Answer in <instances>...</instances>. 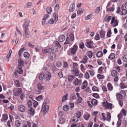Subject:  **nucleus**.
<instances>
[{
	"label": "nucleus",
	"mask_w": 127,
	"mask_h": 127,
	"mask_svg": "<svg viewBox=\"0 0 127 127\" xmlns=\"http://www.w3.org/2000/svg\"><path fill=\"white\" fill-rule=\"evenodd\" d=\"M92 90L94 91L98 92L99 90L98 88L96 86H94L92 88Z\"/></svg>",
	"instance_id": "obj_49"
},
{
	"label": "nucleus",
	"mask_w": 127,
	"mask_h": 127,
	"mask_svg": "<svg viewBox=\"0 0 127 127\" xmlns=\"http://www.w3.org/2000/svg\"><path fill=\"white\" fill-rule=\"evenodd\" d=\"M120 86L122 89H124L126 87L125 86V84L123 83H121L120 84Z\"/></svg>",
	"instance_id": "obj_47"
},
{
	"label": "nucleus",
	"mask_w": 127,
	"mask_h": 127,
	"mask_svg": "<svg viewBox=\"0 0 127 127\" xmlns=\"http://www.w3.org/2000/svg\"><path fill=\"white\" fill-rule=\"evenodd\" d=\"M65 39V36L63 35H61L58 38V40L60 42H62Z\"/></svg>",
	"instance_id": "obj_13"
},
{
	"label": "nucleus",
	"mask_w": 127,
	"mask_h": 127,
	"mask_svg": "<svg viewBox=\"0 0 127 127\" xmlns=\"http://www.w3.org/2000/svg\"><path fill=\"white\" fill-rule=\"evenodd\" d=\"M24 56L26 58L28 59L30 56V54L28 52H25L24 54Z\"/></svg>",
	"instance_id": "obj_36"
},
{
	"label": "nucleus",
	"mask_w": 127,
	"mask_h": 127,
	"mask_svg": "<svg viewBox=\"0 0 127 127\" xmlns=\"http://www.w3.org/2000/svg\"><path fill=\"white\" fill-rule=\"evenodd\" d=\"M118 73L117 71L115 70H113L111 73V75L113 77H116Z\"/></svg>",
	"instance_id": "obj_23"
},
{
	"label": "nucleus",
	"mask_w": 127,
	"mask_h": 127,
	"mask_svg": "<svg viewBox=\"0 0 127 127\" xmlns=\"http://www.w3.org/2000/svg\"><path fill=\"white\" fill-rule=\"evenodd\" d=\"M90 117V115L88 114H85L84 116V118L86 120H87Z\"/></svg>",
	"instance_id": "obj_39"
},
{
	"label": "nucleus",
	"mask_w": 127,
	"mask_h": 127,
	"mask_svg": "<svg viewBox=\"0 0 127 127\" xmlns=\"http://www.w3.org/2000/svg\"><path fill=\"white\" fill-rule=\"evenodd\" d=\"M26 50V49L25 47L22 48L19 50L18 52L19 56L20 57L21 56L22 53L23 51Z\"/></svg>",
	"instance_id": "obj_19"
},
{
	"label": "nucleus",
	"mask_w": 127,
	"mask_h": 127,
	"mask_svg": "<svg viewBox=\"0 0 127 127\" xmlns=\"http://www.w3.org/2000/svg\"><path fill=\"white\" fill-rule=\"evenodd\" d=\"M97 101L96 100L93 99L92 101H91V103L93 105H95L97 104Z\"/></svg>",
	"instance_id": "obj_34"
},
{
	"label": "nucleus",
	"mask_w": 127,
	"mask_h": 127,
	"mask_svg": "<svg viewBox=\"0 0 127 127\" xmlns=\"http://www.w3.org/2000/svg\"><path fill=\"white\" fill-rule=\"evenodd\" d=\"M53 16L55 18L54 21L55 22H56L57 21L58 18V14L56 13V12L54 13L53 14Z\"/></svg>",
	"instance_id": "obj_21"
},
{
	"label": "nucleus",
	"mask_w": 127,
	"mask_h": 127,
	"mask_svg": "<svg viewBox=\"0 0 127 127\" xmlns=\"http://www.w3.org/2000/svg\"><path fill=\"white\" fill-rule=\"evenodd\" d=\"M61 47V46L60 44L58 42V44H57L55 46H54V47H53V50L54 51L55 50V52H57L58 50V48H60Z\"/></svg>",
	"instance_id": "obj_18"
},
{
	"label": "nucleus",
	"mask_w": 127,
	"mask_h": 127,
	"mask_svg": "<svg viewBox=\"0 0 127 127\" xmlns=\"http://www.w3.org/2000/svg\"><path fill=\"white\" fill-rule=\"evenodd\" d=\"M100 10V7H97L95 10V12L96 13H98Z\"/></svg>",
	"instance_id": "obj_58"
},
{
	"label": "nucleus",
	"mask_w": 127,
	"mask_h": 127,
	"mask_svg": "<svg viewBox=\"0 0 127 127\" xmlns=\"http://www.w3.org/2000/svg\"><path fill=\"white\" fill-rule=\"evenodd\" d=\"M32 5V3L30 2H28L26 4V7L27 8H29L31 7Z\"/></svg>",
	"instance_id": "obj_55"
},
{
	"label": "nucleus",
	"mask_w": 127,
	"mask_h": 127,
	"mask_svg": "<svg viewBox=\"0 0 127 127\" xmlns=\"http://www.w3.org/2000/svg\"><path fill=\"white\" fill-rule=\"evenodd\" d=\"M115 55L113 53H111L109 56L108 58L109 59L111 60L113 59L115 57Z\"/></svg>",
	"instance_id": "obj_37"
},
{
	"label": "nucleus",
	"mask_w": 127,
	"mask_h": 127,
	"mask_svg": "<svg viewBox=\"0 0 127 127\" xmlns=\"http://www.w3.org/2000/svg\"><path fill=\"white\" fill-rule=\"evenodd\" d=\"M15 84L17 87H19L20 86V84L19 81L18 80H15L14 81Z\"/></svg>",
	"instance_id": "obj_35"
},
{
	"label": "nucleus",
	"mask_w": 127,
	"mask_h": 127,
	"mask_svg": "<svg viewBox=\"0 0 127 127\" xmlns=\"http://www.w3.org/2000/svg\"><path fill=\"white\" fill-rule=\"evenodd\" d=\"M100 35L101 38H104L105 36V32L103 30H101L99 33Z\"/></svg>",
	"instance_id": "obj_24"
},
{
	"label": "nucleus",
	"mask_w": 127,
	"mask_h": 127,
	"mask_svg": "<svg viewBox=\"0 0 127 127\" xmlns=\"http://www.w3.org/2000/svg\"><path fill=\"white\" fill-rule=\"evenodd\" d=\"M21 122L19 120H16L15 122V125L17 127H19L21 125Z\"/></svg>",
	"instance_id": "obj_25"
},
{
	"label": "nucleus",
	"mask_w": 127,
	"mask_h": 127,
	"mask_svg": "<svg viewBox=\"0 0 127 127\" xmlns=\"http://www.w3.org/2000/svg\"><path fill=\"white\" fill-rule=\"evenodd\" d=\"M112 34L111 30H109L107 32V36L108 37H111Z\"/></svg>",
	"instance_id": "obj_50"
},
{
	"label": "nucleus",
	"mask_w": 127,
	"mask_h": 127,
	"mask_svg": "<svg viewBox=\"0 0 127 127\" xmlns=\"http://www.w3.org/2000/svg\"><path fill=\"white\" fill-rule=\"evenodd\" d=\"M29 26V23L27 22H25L23 26V28L24 30H28V28Z\"/></svg>",
	"instance_id": "obj_6"
},
{
	"label": "nucleus",
	"mask_w": 127,
	"mask_h": 127,
	"mask_svg": "<svg viewBox=\"0 0 127 127\" xmlns=\"http://www.w3.org/2000/svg\"><path fill=\"white\" fill-rule=\"evenodd\" d=\"M88 58L87 56H84L83 58V60L80 61V62L85 64L86 63L87 61L88 60Z\"/></svg>",
	"instance_id": "obj_20"
},
{
	"label": "nucleus",
	"mask_w": 127,
	"mask_h": 127,
	"mask_svg": "<svg viewBox=\"0 0 127 127\" xmlns=\"http://www.w3.org/2000/svg\"><path fill=\"white\" fill-rule=\"evenodd\" d=\"M69 39L68 37H67L66 40L65 42L64 43V44L66 45L67 44H69Z\"/></svg>",
	"instance_id": "obj_62"
},
{
	"label": "nucleus",
	"mask_w": 127,
	"mask_h": 127,
	"mask_svg": "<svg viewBox=\"0 0 127 127\" xmlns=\"http://www.w3.org/2000/svg\"><path fill=\"white\" fill-rule=\"evenodd\" d=\"M49 105H44L43 104L42 110L43 111V113H45L49 110Z\"/></svg>",
	"instance_id": "obj_5"
},
{
	"label": "nucleus",
	"mask_w": 127,
	"mask_h": 127,
	"mask_svg": "<svg viewBox=\"0 0 127 127\" xmlns=\"http://www.w3.org/2000/svg\"><path fill=\"white\" fill-rule=\"evenodd\" d=\"M87 55L89 58H91L93 56V53L91 51H90L88 52Z\"/></svg>",
	"instance_id": "obj_44"
},
{
	"label": "nucleus",
	"mask_w": 127,
	"mask_h": 127,
	"mask_svg": "<svg viewBox=\"0 0 127 127\" xmlns=\"http://www.w3.org/2000/svg\"><path fill=\"white\" fill-rule=\"evenodd\" d=\"M77 48V45H74L71 49L70 51L71 54L72 55H74L76 52Z\"/></svg>",
	"instance_id": "obj_3"
},
{
	"label": "nucleus",
	"mask_w": 127,
	"mask_h": 127,
	"mask_svg": "<svg viewBox=\"0 0 127 127\" xmlns=\"http://www.w3.org/2000/svg\"><path fill=\"white\" fill-rule=\"evenodd\" d=\"M8 119V115L7 114H3L2 115V118L1 120L2 122L6 121Z\"/></svg>",
	"instance_id": "obj_14"
},
{
	"label": "nucleus",
	"mask_w": 127,
	"mask_h": 127,
	"mask_svg": "<svg viewBox=\"0 0 127 127\" xmlns=\"http://www.w3.org/2000/svg\"><path fill=\"white\" fill-rule=\"evenodd\" d=\"M51 73L50 72H46L45 74V77L47 81H48L51 77Z\"/></svg>",
	"instance_id": "obj_9"
},
{
	"label": "nucleus",
	"mask_w": 127,
	"mask_h": 127,
	"mask_svg": "<svg viewBox=\"0 0 127 127\" xmlns=\"http://www.w3.org/2000/svg\"><path fill=\"white\" fill-rule=\"evenodd\" d=\"M127 13V10L125 9H123L122 11L121 14L122 15H125Z\"/></svg>",
	"instance_id": "obj_46"
},
{
	"label": "nucleus",
	"mask_w": 127,
	"mask_h": 127,
	"mask_svg": "<svg viewBox=\"0 0 127 127\" xmlns=\"http://www.w3.org/2000/svg\"><path fill=\"white\" fill-rule=\"evenodd\" d=\"M28 110V112L31 115H33L35 113L34 110L32 107H29Z\"/></svg>",
	"instance_id": "obj_10"
},
{
	"label": "nucleus",
	"mask_w": 127,
	"mask_h": 127,
	"mask_svg": "<svg viewBox=\"0 0 127 127\" xmlns=\"http://www.w3.org/2000/svg\"><path fill=\"white\" fill-rule=\"evenodd\" d=\"M65 122V120L64 118H62L59 119V123L60 124H63Z\"/></svg>",
	"instance_id": "obj_33"
},
{
	"label": "nucleus",
	"mask_w": 127,
	"mask_h": 127,
	"mask_svg": "<svg viewBox=\"0 0 127 127\" xmlns=\"http://www.w3.org/2000/svg\"><path fill=\"white\" fill-rule=\"evenodd\" d=\"M18 69H21L22 66H23L24 64V62L21 59H20L18 60Z\"/></svg>",
	"instance_id": "obj_4"
},
{
	"label": "nucleus",
	"mask_w": 127,
	"mask_h": 127,
	"mask_svg": "<svg viewBox=\"0 0 127 127\" xmlns=\"http://www.w3.org/2000/svg\"><path fill=\"white\" fill-rule=\"evenodd\" d=\"M33 107L35 108L38 105V102L35 100H33Z\"/></svg>",
	"instance_id": "obj_53"
},
{
	"label": "nucleus",
	"mask_w": 127,
	"mask_h": 127,
	"mask_svg": "<svg viewBox=\"0 0 127 127\" xmlns=\"http://www.w3.org/2000/svg\"><path fill=\"white\" fill-rule=\"evenodd\" d=\"M121 112L124 116H125L126 115L127 112L126 110L124 109H122L121 110Z\"/></svg>",
	"instance_id": "obj_63"
},
{
	"label": "nucleus",
	"mask_w": 127,
	"mask_h": 127,
	"mask_svg": "<svg viewBox=\"0 0 127 127\" xmlns=\"http://www.w3.org/2000/svg\"><path fill=\"white\" fill-rule=\"evenodd\" d=\"M103 104L106 108H112V104L110 103H109L106 101V102H103Z\"/></svg>",
	"instance_id": "obj_7"
},
{
	"label": "nucleus",
	"mask_w": 127,
	"mask_h": 127,
	"mask_svg": "<svg viewBox=\"0 0 127 127\" xmlns=\"http://www.w3.org/2000/svg\"><path fill=\"white\" fill-rule=\"evenodd\" d=\"M111 118V115L110 113L108 112L106 114V120L108 122L110 121Z\"/></svg>",
	"instance_id": "obj_17"
},
{
	"label": "nucleus",
	"mask_w": 127,
	"mask_h": 127,
	"mask_svg": "<svg viewBox=\"0 0 127 127\" xmlns=\"http://www.w3.org/2000/svg\"><path fill=\"white\" fill-rule=\"evenodd\" d=\"M111 24L113 25V26L114 27H115L118 25V23L116 19H115L114 17H113L111 19Z\"/></svg>",
	"instance_id": "obj_2"
},
{
	"label": "nucleus",
	"mask_w": 127,
	"mask_h": 127,
	"mask_svg": "<svg viewBox=\"0 0 127 127\" xmlns=\"http://www.w3.org/2000/svg\"><path fill=\"white\" fill-rule=\"evenodd\" d=\"M43 98L42 97L41 95L38 96V97L36 98V99L37 100L39 101L42 100Z\"/></svg>",
	"instance_id": "obj_57"
},
{
	"label": "nucleus",
	"mask_w": 127,
	"mask_h": 127,
	"mask_svg": "<svg viewBox=\"0 0 127 127\" xmlns=\"http://www.w3.org/2000/svg\"><path fill=\"white\" fill-rule=\"evenodd\" d=\"M97 77L99 79H102L104 78V76L102 75L98 74L97 75Z\"/></svg>",
	"instance_id": "obj_56"
},
{
	"label": "nucleus",
	"mask_w": 127,
	"mask_h": 127,
	"mask_svg": "<svg viewBox=\"0 0 127 127\" xmlns=\"http://www.w3.org/2000/svg\"><path fill=\"white\" fill-rule=\"evenodd\" d=\"M18 109L20 111L24 112L25 110V108L23 105H20L18 107Z\"/></svg>",
	"instance_id": "obj_11"
},
{
	"label": "nucleus",
	"mask_w": 127,
	"mask_h": 127,
	"mask_svg": "<svg viewBox=\"0 0 127 127\" xmlns=\"http://www.w3.org/2000/svg\"><path fill=\"white\" fill-rule=\"evenodd\" d=\"M24 36L25 37L28 38L29 36H29V34L28 33L29 30H24Z\"/></svg>",
	"instance_id": "obj_22"
},
{
	"label": "nucleus",
	"mask_w": 127,
	"mask_h": 127,
	"mask_svg": "<svg viewBox=\"0 0 127 127\" xmlns=\"http://www.w3.org/2000/svg\"><path fill=\"white\" fill-rule=\"evenodd\" d=\"M25 96V94L23 93L21 94L20 97L21 100H23Z\"/></svg>",
	"instance_id": "obj_54"
},
{
	"label": "nucleus",
	"mask_w": 127,
	"mask_h": 127,
	"mask_svg": "<svg viewBox=\"0 0 127 127\" xmlns=\"http://www.w3.org/2000/svg\"><path fill=\"white\" fill-rule=\"evenodd\" d=\"M70 38V40L72 41H73L74 40V37L73 34L72 33H70L69 35Z\"/></svg>",
	"instance_id": "obj_48"
},
{
	"label": "nucleus",
	"mask_w": 127,
	"mask_h": 127,
	"mask_svg": "<svg viewBox=\"0 0 127 127\" xmlns=\"http://www.w3.org/2000/svg\"><path fill=\"white\" fill-rule=\"evenodd\" d=\"M44 77V73H41L39 76V78L40 80H42Z\"/></svg>",
	"instance_id": "obj_32"
},
{
	"label": "nucleus",
	"mask_w": 127,
	"mask_h": 127,
	"mask_svg": "<svg viewBox=\"0 0 127 127\" xmlns=\"http://www.w3.org/2000/svg\"><path fill=\"white\" fill-rule=\"evenodd\" d=\"M107 86L109 90L111 91L113 89V87L110 83H108L107 85Z\"/></svg>",
	"instance_id": "obj_40"
},
{
	"label": "nucleus",
	"mask_w": 127,
	"mask_h": 127,
	"mask_svg": "<svg viewBox=\"0 0 127 127\" xmlns=\"http://www.w3.org/2000/svg\"><path fill=\"white\" fill-rule=\"evenodd\" d=\"M74 78V76L71 75H69L68 78V81L70 82H71Z\"/></svg>",
	"instance_id": "obj_30"
},
{
	"label": "nucleus",
	"mask_w": 127,
	"mask_h": 127,
	"mask_svg": "<svg viewBox=\"0 0 127 127\" xmlns=\"http://www.w3.org/2000/svg\"><path fill=\"white\" fill-rule=\"evenodd\" d=\"M49 57L51 60H53L55 58V54L54 53H51Z\"/></svg>",
	"instance_id": "obj_15"
},
{
	"label": "nucleus",
	"mask_w": 127,
	"mask_h": 127,
	"mask_svg": "<svg viewBox=\"0 0 127 127\" xmlns=\"http://www.w3.org/2000/svg\"><path fill=\"white\" fill-rule=\"evenodd\" d=\"M46 11L48 13L50 14L52 11V9L51 7H47L46 8Z\"/></svg>",
	"instance_id": "obj_26"
},
{
	"label": "nucleus",
	"mask_w": 127,
	"mask_h": 127,
	"mask_svg": "<svg viewBox=\"0 0 127 127\" xmlns=\"http://www.w3.org/2000/svg\"><path fill=\"white\" fill-rule=\"evenodd\" d=\"M37 88L39 90H43L44 89V87L42 86L41 84L40 83L38 84H37Z\"/></svg>",
	"instance_id": "obj_28"
},
{
	"label": "nucleus",
	"mask_w": 127,
	"mask_h": 127,
	"mask_svg": "<svg viewBox=\"0 0 127 127\" xmlns=\"http://www.w3.org/2000/svg\"><path fill=\"white\" fill-rule=\"evenodd\" d=\"M22 92V90L21 88H17L14 90V94L15 96H18Z\"/></svg>",
	"instance_id": "obj_1"
},
{
	"label": "nucleus",
	"mask_w": 127,
	"mask_h": 127,
	"mask_svg": "<svg viewBox=\"0 0 127 127\" xmlns=\"http://www.w3.org/2000/svg\"><path fill=\"white\" fill-rule=\"evenodd\" d=\"M84 78L87 79H88L90 78L89 74L88 72H86L84 74Z\"/></svg>",
	"instance_id": "obj_29"
},
{
	"label": "nucleus",
	"mask_w": 127,
	"mask_h": 127,
	"mask_svg": "<svg viewBox=\"0 0 127 127\" xmlns=\"http://www.w3.org/2000/svg\"><path fill=\"white\" fill-rule=\"evenodd\" d=\"M123 96L120 93H117L116 94V97L118 100L122 99L123 98Z\"/></svg>",
	"instance_id": "obj_16"
},
{
	"label": "nucleus",
	"mask_w": 127,
	"mask_h": 127,
	"mask_svg": "<svg viewBox=\"0 0 127 127\" xmlns=\"http://www.w3.org/2000/svg\"><path fill=\"white\" fill-rule=\"evenodd\" d=\"M123 61L125 62H127V55H124L123 57Z\"/></svg>",
	"instance_id": "obj_52"
},
{
	"label": "nucleus",
	"mask_w": 127,
	"mask_h": 127,
	"mask_svg": "<svg viewBox=\"0 0 127 127\" xmlns=\"http://www.w3.org/2000/svg\"><path fill=\"white\" fill-rule=\"evenodd\" d=\"M111 18V16H106L104 18V20L105 21H107L108 22H109Z\"/></svg>",
	"instance_id": "obj_31"
},
{
	"label": "nucleus",
	"mask_w": 127,
	"mask_h": 127,
	"mask_svg": "<svg viewBox=\"0 0 127 127\" xmlns=\"http://www.w3.org/2000/svg\"><path fill=\"white\" fill-rule=\"evenodd\" d=\"M75 5L74 3H72L69 9V11L70 12H73L75 9Z\"/></svg>",
	"instance_id": "obj_8"
},
{
	"label": "nucleus",
	"mask_w": 127,
	"mask_h": 127,
	"mask_svg": "<svg viewBox=\"0 0 127 127\" xmlns=\"http://www.w3.org/2000/svg\"><path fill=\"white\" fill-rule=\"evenodd\" d=\"M74 84L76 86L78 85L79 84V80L77 78H76V80L74 81Z\"/></svg>",
	"instance_id": "obj_61"
},
{
	"label": "nucleus",
	"mask_w": 127,
	"mask_h": 127,
	"mask_svg": "<svg viewBox=\"0 0 127 127\" xmlns=\"http://www.w3.org/2000/svg\"><path fill=\"white\" fill-rule=\"evenodd\" d=\"M75 115L78 118H80L81 116V112L79 111H77L76 114Z\"/></svg>",
	"instance_id": "obj_42"
},
{
	"label": "nucleus",
	"mask_w": 127,
	"mask_h": 127,
	"mask_svg": "<svg viewBox=\"0 0 127 127\" xmlns=\"http://www.w3.org/2000/svg\"><path fill=\"white\" fill-rule=\"evenodd\" d=\"M121 123V119H119L117 123V127H119L120 126Z\"/></svg>",
	"instance_id": "obj_60"
},
{
	"label": "nucleus",
	"mask_w": 127,
	"mask_h": 127,
	"mask_svg": "<svg viewBox=\"0 0 127 127\" xmlns=\"http://www.w3.org/2000/svg\"><path fill=\"white\" fill-rule=\"evenodd\" d=\"M27 103L29 107H31V106H32L33 103L32 102V101L31 100H29L28 101Z\"/></svg>",
	"instance_id": "obj_43"
},
{
	"label": "nucleus",
	"mask_w": 127,
	"mask_h": 127,
	"mask_svg": "<svg viewBox=\"0 0 127 127\" xmlns=\"http://www.w3.org/2000/svg\"><path fill=\"white\" fill-rule=\"evenodd\" d=\"M93 42L92 41H90L87 42L86 46L89 48H93Z\"/></svg>",
	"instance_id": "obj_12"
},
{
	"label": "nucleus",
	"mask_w": 127,
	"mask_h": 127,
	"mask_svg": "<svg viewBox=\"0 0 127 127\" xmlns=\"http://www.w3.org/2000/svg\"><path fill=\"white\" fill-rule=\"evenodd\" d=\"M67 95H65L63 97L62 99V102H64L67 98Z\"/></svg>",
	"instance_id": "obj_59"
},
{
	"label": "nucleus",
	"mask_w": 127,
	"mask_h": 127,
	"mask_svg": "<svg viewBox=\"0 0 127 127\" xmlns=\"http://www.w3.org/2000/svg\"><path fill=\"white\" fill-rule=\"evenodd\" d=\"M92 15L90 14L88 15V16L85 17V18L86 20H88L90 19L92 17Z\"/></svg>",
	"instance_id": "obj_51"
},
{
	"label": "nucleus",
	"mask_w": 127,
	"mask_h": 127,
	"mask_svg": "<svg viewBox=\"0 0 127 127\" xmlns=\"http://www.w3.org/2000/svg\"><path fill=\"white\" fill-rule=\"evenodd\" d=\"M73 119L72 120V121L74 122H76L78 120V119L79 118L76 115H75L73 116Z\"/></svg>",
	"instance_id": "obj_38"
},
{
	"label": "nucleus",
	"mask_w": 127,
	"mask_h": 127,
	"mask_svg": "<svg viewBox=\"0 0 127 127\" xmlns=\"http://www.w3.org/2000/svg\"><path fill=\"white\" fill-rule=\"evenodd\" d=\"M69 108V107L68 105H65L63 107V110L65 111H67Z\"/></svg>",
	"instance_id": "obj_41"
},
{
	"label": "nucleus",
	"mask_w": 127,
	"mask_h": 127,
	"mask_svg": "<svg viewBox=\"0 0 127 127\" xmlns=\"http://www.w3.org/2000/svg\"><path fill=\"white\" fill-rule=\"evenodd\" d=\"M114 10V6L113 5L112 6L109 8H108L106 9V11H113Z\"/></svg>",
	"instance_id": "obj_45"
},
{
	"label": "nucleus",
	"mask_w": 127,
	"mask_h": 127,
	"mask_svg": "<svg viewBox=\"0 0 127 127\" xmlns=\"http://www.w3.org/2000/svg\"><path fill=\"white\" fill-rule=\"evenodd\" d=\"M96 55L97 57L99 58L102 56L103 55V53L101 51H99L97 53Z\"/></svg>",
	"instance_id": "obj_27"
},
{
	"label": "nucleus",
	"mask_w": 127,
	"mask_h": 127,
	"mask_svg": "<svg viewBox=\"0 0 127 127\" xmlns=\"http://www.w3.org/2000/svg\"><path fill=\"white\" fill-rule=\"evenodd\" d=\"M56 65L58 67H60L61 66L62 63L60 61H59L56 63Z\"/></svg>",
	"instance_id": "obj_64"
}]
</instances>
